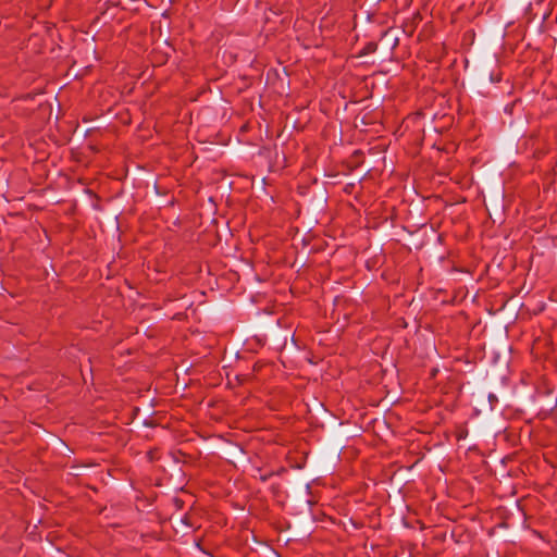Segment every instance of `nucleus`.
<instances>
[{"mask_svg": "<svg viewBox=\"0 0 557 557\" xmlns=\"http://www.w3.org/2000/svg\"><path fill=\"white\" fill-rule=\"evenodd\" d=\"M184 503H186V500H185V499H182L181 497H177V496H176V500H175L176 508L178 507V505H180V504H184Z\"/></svg>", "mask_w": 557, "mask_h": 557, "instance_id": "nucleus-1", "label": "nucleus"}, {"mask_svg": "<svg viewBox=\"0 0 557 557\" xmlns=\"http://www.w3.org/2000/svg\"><path fill=\"white\" fill-rule=\"evenodd\" d=\"M183 522L186 524V525H189L191 524L187 519H184Z\"/></svg>", "mask_w": 557, "mask_h": 557, "instance_id": "nucleus-2", "label": "nucleus"}, {"mask_svg": "<svg viewBox=\"0 0 557 557\" xmlns=\"http://www.w3.org/2000/svg\"><path fill=\"white\" fill-rule=\"evenodd\" d=\"M182 494H183L184 496H187L188 498H191V497H190L189 495H187V493H186V492H184V491L182 492Z\"/></svg>", "mask_w": 557, "mask_h": 557, "instance_id": "nucleus-3", "label": "nucleus"}]
</instances>
